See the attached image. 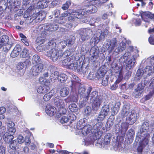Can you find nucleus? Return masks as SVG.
<instances>
[{"label": "nucleus", "instance_id": "31", "mask_svg": "<svg viewBox=\"0 0 154 154\" xmlns=\"http://www.w3.org/2000/svg\"><path fill=\"white\" fill-rule=\"evenodd\" d=\"M73 77L74 79H75V80H73L69 82V83L71 84V85H67V86H69V87H80L82 85V84L79 82H77L75 81L76 79V78L77 79H78V78L75 75L73 76Z\"/></svg>", "mask_w": 154, "mask_h": 154}, {"label": "nucleus", "instance_id": "35", "mask_svg": "<svg viewBox=\"0 0 154 154\" xmlns=\"http://www.w3.org/2000/svg\"><path fill=\"white\" fill-rule=\"evenodd\" d=\"M56 45L55 40L52 38L48 42V45H47V48L48 49L56 48Z\"/></svg>", "mask_w": 154, "mask_h": 154}, {"label": "nucleus", "instance_id": "43", "mask_svg": "<svg viewBox=\"0 0 154 154\" xmlns=\"http://www.w3.org/2000/svg\"><path fill=\"white\" fill-rule=\"evenodd\" d=\"M54 71V68L52 67H49L48 69L45 70L43 74L44 77H48L49 75L51 74Z\"/></svg>", "mask_w": 154, "mask_h": 154}, {"label": "nucleus", "instance_id": "1", "mask_svg": "<svg viewBox=\"0 0 154 154\" xmlns=\"http://www.w3.org/2000/svg\"><path fill=\"white\" fill-rule=\"evenodd\" d=\"M133 51V47H129L127 49V51L119 60L121 65L126 66V68L128 70H130L134 66L135 60L139 56L138 51L137 50H135L131 56V52Z\"/></svg>", "mask_w": 154, "mask_h": 154}, {"label": "nucleus", "instance_id": "55", "mask_svg": "<svg viewBox=\"0 0 154 154\" xmlns=\"http://www.w3.org/2000/svg\"><path fill=\"white\" fill-rule=\"evenodd\" d=\"M45 41V37L42 36L40 35L38 36L35 42L37 43H39L40 44H42Z\"/></svg>", "mask_w": 154, "mask_h": 154}, {"label": "nucleus", "instance_id": "20", "mask_svg": "<svg viewBox=\"0 0 154 154\" xmlns=\"http://www.w3.org/2000/svg\"><path fill=\"white\" fill-rule=\"evenodd\" d=\"M79 62H80L79 61L78 62L76 60L73 59L72 62L70 63V64H69L67 68L69 69L77 71L78 67H79L80 65V64H79Z\"/></svg>", "mask_w": 154, "mask_h": 154}, {"label": "nucleus", "instance_id": "29", "mask_svg": "<svg viewBox=\"0 0 154 154\" xmlns=\"http://www.w3.org/2000/svg\"><path fill=\"white\" fill-rule=\"evenodd\" d=\"M144 87H137L134 90V94L135 95V97L136 98H139L143 92V88Z\"/></svg>", "mask_w": 154, "mask_h": 154}, {"label": "nucleus", "instance_id": "11", "mask_svg": "<svg viewBox=\"0 0 154 154\" xmlns=\"http://www.w3.org/2000/svg\"><path fill=\"white\" fill-rule=\"evenodd\" d=\"M117 45V41L116 38L110 40H108L103 45V47L108 51L109 54L111 53L114 48Z\"/></svg>", "mask_w": 154, "mask_h": 154}, {"label": "nucleus", "instance_id": "51", "mask_svg": "<svg viewBox=\"0 0 154 154\" xmlns=\"http://www.w3.org/2000/svg\"><path fill=\"white\" fill-rule=\"evenodd\" d=\"M72 52V50L70 49H67L63 53H62L61 59H63L66 57H69V56L71 54Z\"/></svg>", "mask_w": 154, "mask_h": 154}, {"label": "nucleus", "instance_id": "44", "mask_svg": "<svg viewBox=\"0 0 154 154\" xmlns=\"http://www.w3.org/2000/svg\"><path fill=\"white\" fill-rule=\"evenodd\" d=\"M69 110L72 112H77L78 108L77 105L75 103H71L68 106Z\"/></svg>", "mask_w": 154, "mask_h": 154}, {"label": "nucleus", "instance_id": "8", "mask_svg": "<svg viewBox=\"0 0 154 154\" xmlns=\"http://www.w3.org/2000/svg\"><path fill=\"white\" fill-rule=\"evenodd\" d=\"M82 10H69L67 12L64 13L61 15L63 17H67L72 15L75 18L81 19L83 15H86L87 13L84 12L82 14Z\"/></svg>", "mask_w": 154, "mask_h": 154}, {"label": "nucleus", "instance_id": "54", "mask_svg": "<svg viewBox=\"0 0 154 154\" xmlns=\"http://www.w3.org/2000/svg\"><path fill=\"white\" fill-rule=\"evenodd\" d=\"M135 135V131L134 129L131 128L127 132V135L128 138L132 139Z\"/></svg>", "mask_w": 154, "mask_h": 154}, {"label": "nucleus", "instance_id": "59", "mask_svg": "<svg viewBox=\"0 0 154 154\" xmlns=\"http://www.w3.org/2000/svg\"><path fill=\"white\" fill-rule=\"evenodd\" d=\"M67 45V42L66 41H62L60 42L58 44L59 48L63 49L65 48Z\"/></svg>", "mask_w": 154, "mask_h": 154}, {"label": "nucleus", "instance_id": "5", "mask_svg": "<svg viewBox=\"0 0 154 154\" xmlns=\"http://www.w3.org/2000/svg\"><path fill=\"white\" fill-rule=\"evenodd\" d=\"M110 112L109 105L107 104L104 105L95 120L100 122L104 120L105 119L107 118L110 114Z\"/></svg>", "mask_w": 154, "mask_h": 154}, {"label": "nucleus", "instance_id": "47", "mask_svg": "<svg viewBox=\"0 0 154 154\" xmlns=\"http://www.w3.org/2000/svg\"><path fill=\"white\" fill-rule=\"evenodd\" d=\"M106 74V71L100 68L97 71L96 76L98 79L102 78Z\"/></svg>", "mask_w": 154, "mask_h": 154}, {"label": "nucleus", "instance_id": "36", "mask_svg": "<svg viewBox=\"0 0 154 154\" xmlns=\"http://www.w3.org/2000/svg\"><path fill=\"white\" fill-rule=\"evenodd\" d=\"M126 47L125 43L121 42L120 43L118 47L115 50L114 52L117 53H118L120 52H122L125 49Z\"/></svg>", "mask_w": 154, "mask_h": 154}, {"label": "nucleus", "instance_id": "39", "mask_svg": "<svg viewBox=\"0 0 154 154\" xmlns=\"http://www.w3.org/2000/svg\"><path fill=\"white\" fill-rule=\"evenodd\" d=\"M50 89V87H38L37 91L38 93L44 94L49 92Z\"/></svg>", "mask_w": 154, "mask_h": 154}, {"label": "nucleus", "instance_id": "14", "mask_svg": "<svg viewBox=\"0 0 154 154\" xmlns=\"http://www.w3.org/2000/svg\"><path fill=\"white\" fill-rule=\"evenodd\" d=\"M43 69V65L41 63L32 66L30 70V73L33 75H37L41 72Z\"/></svg>", "mask_w": 154, "mask_h": 154}, {"label": "nucleus", "instance_id": "28", "mask_svg": "<svg viewBox=\"0 0 154 154\" xmlns=\"http://www.w3.org/2000/svg\"><path fill=\"white\" fill-rule=\"evenodd\" d=\"M73 58L72 57H65V59L62 61V64L63 65L68 67L70 63L72 62V60Z\"/></svg>", "mask_w": 154, "mask_h": 154}, {"label": "nucleus", "instance_id": "52", "mask_svg": "<svg viewBox=\"0 0 154 154\" xmlns=\"http://www.w3.org/2000/svg\"><path fill=\"white\" fill-rule=\"evenodd\" d=\"M41 59L38 55L35 54L34 55L32 59V63L33 64H37L40 63Z\"/></svg>", "mask_w": 154, "mask_h": 154}, {"label": "nucleus", "instance_id": "17", "mask_svg": "<svg viewBox=\"0 0 154 154\" xmlns=\"http://www.w3.org/2000/svg\"><path fill=\"white\" fill-rule=\"evenodd\" d=\"M58 26L56 24H49L45 26H39V29H43L45 31L52 32L57 30L58 29Z\"/></svg>", "mask_w": 154, "mask_h": 154}, {"label": "nucleus", "instance_id": "12", "mask_svg": "<svg viewBox=\"0 0 154 154\" xmlns=\"http://www.w3.org/2000/svg\"><path fill=\"white\" fill-rule=\"evenodd\" d=\"M149 124L148 122H145L142 124L141 128L140 131L137 134V136L140 139L142 137H144L145 135H147L148 133Z\"/></svg>", "mask_w": 154, "mask_h": 154}, {"label": "nucleus", "instance_id": "40", "mask_svg": "<svg viewBox=\"0 0 154 154\" xmlns=\"http://www.w3.org/2000/svg\"><path fill=\"white\" fill-rule=\"evenodd\" d=\"M39 81L41 84L46 86H48L49 83H51L50 80H48L43 77H40Z\"/></svg>", "mask_w": 154, "mask_h": 154}, {"label": "nucleus", "instance_id": "25", "mask_svg": "<svg viewBox=\"0 0 154 154\" xmlns=\"http://www.w3.org/2000/svg\"><path fill=\"white\" fill-rule=\"evenodd\" d=\"M150 137L149 134H147V135H145L144 137H144V138L140 142V144L145 147L148 144Z\"/></svg>", "mask_w": 154, "mask_h": 154}, {"label": "nucleus", "instance_id": "41", "mask_svg": "<svg viewBox=\"0 0 154 154\" xmlns=\"http://www.w3.org/2000/svg\"><path fill=\"white\" fill-rule=\"evenodd\" d=\"M78 95L76 94L70 95L65 100H67L68 102H76L78 101Z\"/></svg>", "mask_w": 154, "mask_h": 154}, {"label": "nucleus", "instance_id": "34", "mask_svg": "<svg viewBox=\"0 0 154 154\" xmlns=\"http://www.w3.org/2000/svg\"><path fill=\"white\" fill-rule=\"evenodd\" d=\"M33 17L38 20H42L45 17L46 14L45 12H41L37 13L36 14H33Z\"/></svg>", "mask_w": 154, "mask_h": 154}, {"label": "nucleus", "instance_id": "62", "mask_svg": "<svg viewBox=\"0 0 154 154\" xmlns=\"http://www.w3.org/2000/svg\"><path fill=\"white\" fill-rule=\"evenodd\" d=\"M52 96V94L51 95L50 93H48L44 95L43 97V99L45 101H48L50 100Z\"/></svg>", "mask_w": 154, "mask_h": 154}, {"label": "nucleus", "instance_id": "45", "mask_svg": "<svg viewBox=\"0 0 154 154\" xmlns=\"http://www.w3.org/2000/svg\"><path fill=\"white\" fill-rule=\"evenodd\" d=\"M40 0H32V2L33 3L35 4H37V7L36 8H44L45 7V6L43 4V3H44V1H40L39 2Z\"/></svg>", "mask_w": 154, "mask_h": 154}, {"label": "nucleus", "instance_id": "64", "mask_svg": "<svg viewBox=\"0 0 154 154\" xmlns=\"http://www.w3.org/2000/svg\"><path fill=\"white\" fill-rule=\"evenodd\" d=\"M17 141L19 143L21 144L23 143L24 141V139L23 137L21 135H20L18 136L17 138Z\"/></svg>", "mask_w": 154, "mask_h": 154}, {"label": "nucleus", "instance_id": "7", "mask_svg": "<svg viewBox=\"0 0 154 154\" xmlns=\"http://www.w3.org/2000/svg\"><path fill=\"white\" fill-rule=\"evenodd\" d=\"M62 52L60 50L56 48H52L47 51L46 55L53 61H56L58 59L61 58Z\"/></svg>", "mask_w": 154, "mask_h": 154}, {"label": "nucleus", "instance_id": "63", "mask_svg": "<svg viewBox=\"0 0 154 154\" xmlns=\"http://www.w3.org/2000/svg\"><path fill=\"white\" fill-rule=\"evenodd\" d=\"M133 23L136 26H139L141 24V22L140 19L137 18L134 19Z\"/></svg>", "mask_w": 154, "mask_h": 154}, {"label": "nucleus", "instance_id": "2", "mask_svg": "<svg viewBox=\"0 0 154 154\" xmlns=\"http://www.w3.org/2000/svg\"><path fill=\"white\" fill-rule=\"evenodd\" d=\"M122 114L124 117H126V120L130 125H133L137 120V115L135 111L132 110L130 112L129 108L126 106L123 107Z\"/></svg>", "mask_w": 154, "mask_h": 154}, {"label": "nucleus", "instance_id": "13", "mask_svg": "<svg viewBox=\"0 0 154 154\" xmlns=\"http://www.w3.org/2000/svg\"><path fill=\"white\" fill-rule=\"evenodd\" d=\"M79 10H82V13L83 14L84 12L87 13L86 15H83L81 19L84 18L88 15V13H95L97 10V8L94 5H91L90 4H87L83 9H79Z\"/></svg>", "mask_w": 154, "mask_h": 154}, {"label": "nucleus", "instance_id": "23", "mask_svg": "<svg viewBox=\"0 0 154 154\" xmlns=\"http://www.w3.org/2000/svg\"><path fill=\"white\" fill-rule=\"evenodd\" d=\"M54 101L55 105L57 107L59 106V107L65 106L63 100L61 99L59 96H57L56 97L54 98Z\"/></svg>", "mask_w": 154, "mask_h": 154}, {"label": "nucleus", "instance_id": "49", "mask_svg": "<svg viewBox=\"0 0 154 154\" xmlns=\"http://www.w3.org/2000/svg\"><path fill=\"white\" fill-rule=\"evenodd\" d=\"M67 76L65 74H62L59 75L58 80L61 83H64L67 80Z\"/></svg>", "mask_w": 154, "mask_h": 154}, {"label": "nucleus", "instance_id": "50", "mask_svg": "<svg viewBox=\"0 0 154 154\" xmlns=\"http://www.w3.org/2000/svg\"><path fill=\"white\" fill-rule=\"evenodd\" d=\"M120 103H116L114 106L112 111L114 114H116L119 112L120 106Z\"/></svg>", "mask_w": 154, "mask_h": 154}, {"label": "nucleus", "instance_id": "56", "mask_svg": "<svg viewBox=\"0 0 154 154\" xmlns=\"http://www.w3.org/2000/svg\"><path fill=\"white\" fill-rule=\"evenodd\" d=\"M75 39V36H71L66 41L67 42V44L69 46L72 45L73 44Z\"/></svg>", "mask_w": 154, "mask_h": 154}, {"label": "nucleus", "instance_id": "42", "mask_svg": "<svg viewBox=\"0 0 154 154\" xmlns=\"http://www.w3.org/2000/svg\"><path fill=\"white\" fill-rule=\"evenodd\" d=\"M112 137V134L110 133H107L104 137L103 139L104 143L106 145L109 144L110 141V139Z\"/></svg>", "mask_w": 154, "mask_h": 154}, {"label": "nucleus", "instance_id": "57", "mask_svg": "<svg viewBox=\"0 0 154 154\" xmlns=\"http://www.w3.org/2000/svg\"><path fill=\"white\" fill-rule=\"evenodd\" d=\"M65 106H61L59 107L58 112L61 115L65 114L66 112V110Z\"/></svg>", "mask_w": 154, "mask_h": 154}, {"label": "nucleus", "instance_id": "16", "mask_svg": "<svg viewBox=\"0 0 154 154\" xmlns=\"http://www.w3.org/2000/svg\"><path fill=\"white\" fill-rule=\"evenodd\" d=\"M99 53V48L97 46L92 47L90 50V59L93 62H94L97 59Z\"/></svg>", "mask_w": 154, "mask_h": 154}, {"label": "nucleus", "instance_id": "37", "mask_svg": "<svg viewBox=\"0 0 154 154\" xmlns=\"http://www.w3.org/2000/svg\"><path fill=\"white\" fill-rule=\"evenodd\" d=\"M79 64H80V65L79 67H78V69L77 71L81 72L84 74H86L88 72V67L85 65H82L81 66L80 62H79Z\"/></svg>", "mask_w": 154, "mask_h": 154}, {"label": "nucleus", "instance_id": "4", "mask_svg": "<svg viewBox=\"0 0 154 154\" xmlns=\"http://www.w3.org/2000/svg\"><path fill=\"white\" fill-rule=\"evenodd\" d=\"M76 32L80 35L79 40L81 42L88 40L93 34L92 30L89 28H81Z\"/></svg>", "mask_w": 154, "mask_h": 154}, {"label": "nucleus", "instance_id": "27", "mask_svg": "<svg viewBox=\"0 0 154 154\" xmlns=\"http://www.w3.org/2000/svg\"><path fill=\"white\" fill-rule=\"evenodd\" d=\"M8 152L9 154H19V152L16 149V146L14 144H10L9 146Z\"/></svg>", "mask_w": 154, "mask_h": 154}, {"label": "nucleus", "instance_id": "30", "mask_svg": "<svg viewBox=\"0 0 154 154\" xmlns=\"http://www.w3.org/2000/svg\"><path fill=\"white\" fill-rule=\"evenodd\" d=\"M100 40H101L100 37L98 36V33L94 35L90 41V43L91 44H97Z\"/></svg>", "mask_w": 154, "mask_h": 154}, {"label": "nucleus", "instance_id": "53", "mask_svg": "<svg viewBox=\"0 0 154 154\" xmlns=\"http://www.w3.org/2000/svg\"><path fill=\"white\" fill-rule=\"evenodd\" d=\"M20 36L22 38L21 39V41L26 46H29V42L26 37L22 33H20Z\"/></svg>", "mask_w": 154, "mask_h": 154}, {"label": "nucleus", "instance_id": "22", "mask_svg": "<svg viewBox=\"0 0 154 154\" xmlns=\"http://www.w3.org/2000/svg\"><path fill=\"white\" fill-rule=\"evenodd\" d=\"M46 112L50 116H53L56 112V108L53 106H46Z\"/></svg>", "mask_w": 154, "mask_h": 154}, {"label": "nucleus", "instance_id": "24", "mask_svg": "<svg viewBox=\"0 0 154 154\" xmlns=\"http://www.w3.org/2000/svg\"><path fill=\"white\" fill-rule=\"evenodd\" d=\"M9 40L8 36L4 35L0 38V49L5 45L8 43Z\"/></svg>", "mask_w": 154, "mask_h": 154}, {"label": "nucleus", "instance_id": "3", "mask_svg": "<svg viewBox=\"0 0 154 154\" xmlns=\"http://www.w3.org/2000/svg\"><path fill=\"white\" fill-rule=\"evenodd\" d=\"M154 72V69L152 66H147L144 69H139L136 74L135 80H140L142 77L146 78L152 75Z\"/></svg>", "mask_w": 154, "mask_h": 154}, {"label": "nucleus", "instance_id": "32", "mask_svg": "<svg viewBox=\"0 0 154 154\" xmlns=\"http://www.w3.org/2000/svg\"><path fill=\"white\" fill-rule=\"evenodd\" d=\"M59 73L58 72L55 71L51 73L49 77V80L51 83H54L57 78L58 79Z\"/></svg>", "mask_w": 154, "mask_h": 154}, {"label": "nucleus", "instance_id": "19", "mask_svg": "<svg viewBox=\"0 0 154 154\" xmlns=\"http://www.w3.org/2000/svg\"><path fill=\"white\" fill-rule=\"evenodd\" d=\"M152 14L149 11L142 12L141 14V17L144 21L148 23H149Z\"/></svg>", "mask_w": 154, "mask_h": 154}, {"label": "nucleus", "instance_id": "61", "mask_svg": "<svg viewBox=\"0 0 154 154\" xmlns=\"http://www.w3.org/2000/svg\"><path fill=\"white\" fill-rule=\"evenodd\" d=\"M11 47V45L7 43L3 46V51L5 52H7L10 49Z\"/></svg>", "mask_w": 154, "mask_h": 154}, {"label": "nucleus", "instance_id": "9", "mask_svg": "<svg viewBox=\"0 0 154 154\" xmlns=\"http://www.w3.org/2000/svg\"><path fill=\"white\" fill-rule=\"evenodd\" d=\"M97 123L93 126L91 132L96 138V139H99L103 134V131L100 130L102 127V122L97 121Z\"/></svg>", "mask_w": 154, "mask_h": 154}, {"label": "nucleus", "instance_id": "26", "mask_svg": "<svg viewBox=\"0 0 154 154\" xmlns=\"http://www.w3.org/2000/svg\"><path fill=\"white\" fill-rule=\"evenodd\" d=\"M108 0H87L88 2H91L98 7H100L103 3H106Z\"/></svg>", "mask_w": 154, "mask_h": 154}, {"label": "nucleus", "instance_id": "60", "mask_svg": "<svg viewBox=\"0 0 154 154\" xmlns=\"http://www.w3.org/2000/svg\"><path fill=\"white\" fill-rule=\"evenodd\" d=\"M113 14V13L112 11L106 12L104 14L102 17L103 19L105 20L107 19L109 16H111Z\"/></svg>", "mask_w": 154, "mask_h": 154}, {"label": "nucleus", "instance_id": "58", "mask_svg": "<svg viewBox=\"0 0 154 154\" xmlns=\"http://www.w3.org/2000/svg\"><path fill=\"white\" fill-rule=\"evenodd\" d=\"M6 111L5 108L2 107L0 108V120L2 119H4V115L3 114Z\"/></svg>", "mask_w": 154, "mask_h": 154}, {"label": "nucleus", "instance_id": "46", "mask_svg": "<svg viewBox=\"0 0 154 154\" xmlns=\"http://www.w3.org/2000/svg\"><path fill=\"white\" fill-rule=\"evenodd\" d=\"M14 138V136L13 134H10L6 136H5V137L4 138V140L6 142L9 143L11 142L10 144L12 143L11 142ZM12 144H14L12 143Z\"/></svg>", "mask_w": 154, "mask_h": 154}, {"label": "nucleus", "instance_id": "38", "mask_svg": "<svg viewBox=\"0 0 154 154\" xmlns=\"http://www.w3.org/2000/svg\"><path fill=\"white\" fill-rule=\"evenodd\" d=\"M31 54L29 53V51L26 49H23L21 53L20 56L22 58H29L30 57Z\"/></svg>", "mask_w": 154, "mask_h": 154}, {"label": "nucleus", "instance_id": "15", "mask_svg": "<svg viewBox=\"0 0 154 154\" xmlns=\"http://www.w3.org/2000/svg\"><path fill=\"white\" fill-rule=\"evenodd\" d=\"M103 102L102 97H99L93 100L92 103V109L95 111L98 110L100 107Z\"/></svg>", "mask_w": 154, "mask_h": 154}, {"label": "nucleus", "instance_id": "48", "mask_svg": "<svg viewBox=\"0 0 154 154\" xmlns=\"http://www.w3.org/2000/svg\"><path fill=\"white\" fill-rule=\"evenodd\" d=\"M108 33V30L107 29H105L103 30V32L101 33L100 32L98 33V36L100 37L101 39H103L104 38L106 37Z\"/></svg>", "mask_w": 154, "mask_h": 154}, {"label": "nucleus", "instance_id": "33", "mask_svg": "<svg viewBox=\"0 0 154 154\" xmlns=\"http://www.w3.org/2000/svg\"><path fill=\"white\" fill-rule=\"evenodd\" d=\"M69 92L68 87H62L60 91V96L62 97H65L68 95Z\"/></svg>", "mask_w": 154, "mask_h": 154}, {"label": "nucleus", "instance_id": "18", "mask_svg": "<svg viewBox=\"0 0 154 154\" xmlns=\"http://www.w3.org/2000/svg\"><path fill=\"white\" fill-rule=\"evenodd\" d=\"M149 93L144 96L141 100L140 101L142 103H144L145 101L149 100L152 97L154 94V87H151L149 88Z\"/></svg>", "mask_w": 154, "mask_h": 154}, {"label": "nucleus", "instance_id": "21", "mask_svg": "<svg viewBox=\"0 0 154 154\" xmlns=\"http://www.w3.org/2000/svg\"><path fill=\"white\" fill-rule=\"evenodd\" d=\"M21 49L20 45H16L11 54V56L12 57H15L19 54Z\"/></svg>", "mask_w": 154, "mask_h": 154}, {"label": "nucleus", "instance_id": "10", "mask_svg": "<svg viewBox=\"0 0 154 154\" xmlns=\"http://www.w3.org/2000/svg\"><path fill=\"white\" fill-rule=\"evenodd\" d=\"M84 120L81 119L77 123V127L79 126V129L81 130V132L83 135H86L91 129V126L90 125H85Z\"/></svg>", "mask_w": 154, "mask_h": 154}, {"label": "nucleus", "instance_id": "6", "mask_svg": "<svg viewBox=\"0 0 154 154\" xmlns=\"http://www.w3.org/2000/svg\"><path fill=\"white\" fill-rule=\"evenodd\" d=\"M92 88L91 87H89L86 93H83L81 94V100L84 103L87 101L89 98V97H91L90 100L95 99L99 97H101L98 95V92L96 91H92L90 94Z\"/></svg>", "mask_w": 154, "mask_h": 154}]
</instances>
